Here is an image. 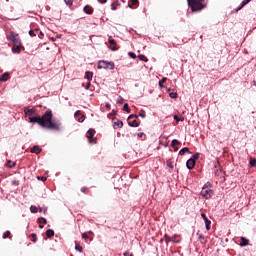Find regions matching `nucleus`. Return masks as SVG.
Instances as JSON below:
<instances>
[{"label": "nucleus", "instance_id": "1", "mask_svg": "<svg viewBox=\"0 0 256 256\" xmlns=\"http://www.w3.org/2000/svg\"><path fill=\"white\" fill-rule=\"evenodd\" d=\"M30 123H38L40 127H46V129H53V131H59L61 129V122L53 121V112L51 109L46 110V112L41 116L35 114L29 119Z\"/></svg>", "mask_w": 256, "mask_h": 256}, {"label": "nucleus", "instance_id": "2", "mask_svg": "<svg viewBox=\"0 0 256 256\" xmlns=\"http://www.w3.org/2000/svg\"><path fill=\"white\" fill-rule=\"evenodd\" d=\"M188 7H190L191 11L199 13L203 11L207 7V4L203 3L205 0H187Z\"/></svg>", "mask_w": 256, "mask_h": 256}, {"label": "nucleus", "instance_id": "3", "mask_svg": "<svg viewBox=\"0 0 256 256\" xmlns=\"http://www.w3.org/2000/svg\"><path fill=\"white\" fill-rule=\"evenodd\" d=\"M98 69H110V71H113L115 69V63L114 62H108L105 60H100L97 65Z\"/></svg>", "mask_w": 256, "mask_h": 256}, {"label": "nucleus", "instance_id": "4", "mask_svg": "<svg viewBox=\"0 0 256 256\" xmlns=\"http://www.w3.org/2000/svg\"><path fill=\"white\" fill-rule=\"evenodd\" d=\"M200 195L204 199H211V196L213 195V190H211V188L204 186L200 192Z\"/></svg>", "mask_w": 256, "mask_h": 256}, {"label": "nucleus", "instance_id": "5", "mask_svg": "<svg viewBox=\"0 0 256 256\" xmlns=\"http://www.w3.org/2000/svg\"><path fill=\"white\" fill-rule=\"evenodd\" d=\"M87 139H88L89 143H92L93 145H95V143H97V138H95V129L90 128L87 131Z\"/></svg>", "mask_w": 256, "mask_h": 256}, {"label": "nucleus", "instance_id": "6", "mask_svg": "<svg viewBox=\"0 0 256 256\" xmlns=\"http://www.w3.org/2000/svg\"><path fill=\"white\" fill-rule=\"evenodd\" d=\"M24 112H25V115L28 116V119H31V117H35V115H37V112L33 108H31V109L25 108Z\"/></svg>", "mask_w": 256, "mask_h": 256}, {"label": "nucleus", "instance_id": "7", "mask_svg": "<svg viewBox=\"0 0 256 256\" xmlns=\"http://www.w3.org/2000/svg\"><path fill=\"white\" fill-rule=\"evenodd\" d=\"M108 43L110 44V49L112 51H117V42L115 41V39H113V37H109L108 38Z\"/></svg>", "mask_w": 256, "mask_h": 256}, {"label": "nucleus", "instance_id": "8", "mask_svg": "<svg viewBox=\"0 0 256 256\" xmlns=\"http://www.w3.org/2000/svg\"><path fill=\"white\" fill-rule=\"evenodd\" d=\"M201 217L206 225V230L209 231L211 229V220H209V218H207V216L204 213L201 214Z\"/></svg>", "mask_w": 256, "mask_h": 256}, {"label": "nucleus", "instance_id": "9", "mask_svg": "<svg viewBox=\"0 0 256 256\" xmlns=\"http://www.w3.org/2000/svg\"><path fill=\"white\" fill-rule=\"evenodd\" d=\"M18 37V34H15V32L11 31L7 36V41H11V43L14 42V40Z\"/></svg>", "mask_w": 256, "mask_h": 256}, {"label": "nucleus", "instance_id": "10", "mask_svg": "<svg viewBox=\"0 0 256 256\" xmlns=\"http://www.w3.org/2000/svg\"><path fill=\"white\" fill-rule=\"evenodd\" d=\"M186 167L189 170L193 169V167H195V159L193 158L188 159L186 162Z\"/></svg>", "mask_w": 256, "mask_h": 256}, {"label": "nucleus", "instance_id": "11", "mask_svg": "<svg viewBox=\"0 0 256 256\" xmlns=\"http://www.w3.org/2000/svg\"><path fill=\"white\" fill-rule=\"evenodd\" d=\"M5 81H9V73L5 72L0 76V83H5Z\"/></svg>", "mask_w": 256, "mask_h": 256}, {"label": "nucleus", "instance_id": "12", "mask_svg": "<svg viewBox=\"0 0 256 256\" xmlns=\"http://www.w3.org/2000/svg\"><path fill=\"white\" fill-rule=\"evenodd\" d=\"M84 13H86L87 15H93V7L86 5L84 7Z\"/></svg>", "mask_w": 256, "mask_h": 256}, {"label": "nucleus", "instance_id": "13", "mask_svg": "<svg viewBox=\"0 0 256 256\" xmlns=\"http://www.w3.org/2000/svg\"><path fill=\"white\" fill-rule=\"evenodd\" d=\"M252 0H244L241 2V4L239 5V7L236 9V11H241V9H243V7H245V5H248V3H251Z\"/></svg>", "mask_w": 256, "mask_h": 256}, {"label": "nucleus", "instance_id": "14", "mask_svg": "<svg viewBox=\"0 0 256 256\" xmlns=\"http://www.w3.org/2000/svg\"><path fill=\"white\" fill-rule=\"evenodd\" d=\"M252 0H244L241 2V4L239 5V7L236 9V11H241V9H243V7H245V5H248V3H251Z\"/></svg>", "mask_w": 256, "mask_h": 256}, {"label": "nucleus", "instance_id": "15", "mask_svg": "<svg viewBox=\"0 0 256 256\" xmlns=\"http://www.w3.org/2000/svg\"><path fill=\"white\" fill-rule=\"evenodd\" d=\"M85 79H87V81H89V82L93 81V72L86 71L85 72Z\"/></svg>", "mask_w": 256, "mask_h": 256}, {"label": "nucleus", "instance_id": "16", "mask_svg": "<svg viewBox=\"0 0 256 256\" xmlns=\"http://www.w3.org/2000/svg\"><path fill=\"white\" fill-rule=\"evenodd\" d=\"M247 245H249V239L242 237L241 238V242H240V246L241 247H247Z\"/></svg>", "mask_w": 256, "mask_h": 256}, {"label": "nucleus", "instance_id": "17", "mask_svg": "<svg viewBox=\"0 0 256 256\" xmlns=\"http://www.w3.org/2000/svg\"><path fill=\"white\" fill-rule=\"evenodd\" d=\"M30 153H35L36 155H39V153H41V149L39 148V146H33L30 150Z\"/></svg>", "mask_w": 256, "mask_h": 256}, {"label": "nucleus", "instance_id": "18", "mask_svg": "<svg viewBox=\"0 0 256 256\" xmlns=\"http://www.w3.org/2000/svg\"><path fill=\"white\" fill-rule=\"evenodd\" d=\"M114 129L116 127H118V129H121L123 127V121L121 120H117L116 122H114V125H113Z\"/></svg>", "mask_w": 256, "mask_h": 256}, {"label": "nucleus", "instance_id": "19", "mask_svg": "<svg viewBox=\"0 0 256 256\" xmlns=\"http://www.w3.org/2000/svg\"><path fill=\"white\" fill-rule=\"evenodd\" d=\"M12 53H21V45L13 46Z\"/></svg>", "mask_w": 256, "mask_h": 256}, {"label": "nucleus", "instance_id": "20", "mask_svg": "<svg viewBox=\"0 0 256 256\" xmlns=\"http://www.w3.org/2000/svg\"><path fill=\"white\" fill-rule=\"evenodd\" d=\"M119 5H121V4L119 3V1L113 2V3L111 4V10H112V11H117V6H119Z\"/></svg>", "mask_w": 256, "mask_h": 256}, {"label": "nucleus", "instance_id": "21", "mask_svg": "<svg viewBox=\"0 0 256 256\" xmlns=\"http://www.w3.org/2000/svg\"><path fill=\"white\" fill-rule=\"evenodd\" d=\"M185 153H190V154H191V151L189 150V148L184 147V148H182V149L179 151V155H185Z\"/></svg>", "mask_w": 256, "mask_h": 256}, {"label": "nucleus", "instance_id": "22", "mask_svg": "<svg viewBox=\"0 0 256 256\" xmlns=\"http://www.w3.org/2000/svg\"><path fill=\"white\" fill-rule=\"evenodd\" d=\"M55 235V231H53V229H48L46 231V237H48L50 239V237H53Z\"/></svg>", "mask_w": 256, "mask_h": 256}, {"label": "nucleus", "instance_id": "23", "mask_svg": "<svg viewBox=\"0 0 256 256\" xmlns=\"http://www.w3.org/2000/svg\"><path fill=\"white\" fill-rule=\"evenodd\" d=\"M15 165H17L15 162H11V160H7L6 162V167H8L9 169H13V167H15Z\"/></svg>", "mask_w": 256, "mask_h": 256}, {"label": "nucleus", "instance_id": "24", "mask_svg": "<svg viewBox=\"0 0 256 256\" xmlns=\"http://www.w3.org/2000/svg\"><path fill=\"white\" fill-rule=\"evenodd\" d=\"M139 5V0H131V4H128L130 9H133V6Z\"/></svg>", "mask_w": 256, "mask_h": 256}, {"label": "nucleus", "instance_id": "25", "mask_svg": "<svg viewBox=\"0 0 256 256\" xmlns=\"http://www.w3.org/2000/svg\"><path fill=\"white\" fill-rule=\"evenodd\" d=\"M199 239H200V243H201L202 245H205V244L207 243V240L205 239V235L200 234V235H199Z\"/></svg>", "mask_w": 256, "mask_h": 256}, {"label": "nucleus", "instance_id": "26", "mask_svg": "<svg viewBox=\"0 0 256 256\" xmlns=\"http://www.w3.org/2000/svg\"><path fill=\"white\" fill-rule=\"evenodd\" d=\"M129 127H138L139 122L137 120H133L132 122H128Z\"/></svg>", "mask_w": 256, "mask_h": 256}, {"label": "nucleus", "instance_id": "27", "mask_svg": "<svg viewBox=\"0 0 256 256\" xmlns=\"http://www.w3.org/2000/svg\"><path fill=\"white\" fill-rule=\"evenodd\" d=\"M138 59H140V61H144V63H147V61H149V59L146 58V56L143 54L138 55Z\"/></svg>", "mask_w": 256, "mask_h": 256}, {"label": "nucleus", "instance_id": "28", "mask_svg": "<svg viewBox=\"0 0 256 256\" xmlns=\"http://www.w3.org/2000/svg\"><path fill=\"white\" fill-rule=\"evenodd\" d=\"M123 111H126V113H131V109L129 108V104H127V103L124 104Z\"/></svg>", "mask_w": 256, "mask_h": 256}, {"label": "nucleus", "instance_id": "29", "mask_svg": "<svg viewBox=\"0 0 256 256\" xmlns=\"http://www.w3.org/2000/svg\"><path fill=\"white\" fill-rule=\"evenodd\" d=\"M177 145H181V142H179V140H177V139H173L172 143H171V147H175Z\"/></svg>", "mask_w": 256, "mask_h": 256}, {"label": "nucleus", "instance_id": "30", "mask_svg": "<svg viewBox=\"0 0 256 256\" xmlns=\"http://www.w3.org/2000/svg\"><path fill=\"white\" fill-rule=\"evenodd\" d=\"M75 249L79 252V253H83V247L79 244H77L76 242V245H75Z\"/></svg>", "mask_w": 256, "mask_h": 256}, {"label": "nucleus", "instance_id": "31", "mask_svg": "<svg viewBox=\"0 0 256 256\" xmlns=\"http://www.w3.org/2000/svg\"><path fill=\"white\" fill-rule=\"evenodd\" d=\"M14 46L21 45V39L15 38V40L12 42Z\"/></svg>", "mask_w": 256, "mask_h": 256}, {"label": "nucleus", "instance_id": "32", "mask_svg": "<svg viewBox=\"0 0 256 256\" xmlns=\"http://www.w3.org/2000/svg\"><path fill=\"white\" fill-rule=\"evenodd\" d=\"M38 223L45 225V224H47V219L40 217V218H38Z\"/></svg>", "mask_w": 256, "mask_h": 256}, {"label": "nucleus", "instance_id": "33", "mask_svg": "<svg viewBox=\"0 0 256 256\" xmlns=\"http://www.w3.org/2000/svg\"><path fill=\"white\" fill-rule=\"evenodd\" d=\"M166 81H167V78H163L162 80L159 81L160 89H163V87H165V86H163V83H165Z\"/></svg>", "mask_w": 256, "mask_h": 256}, {"label": "nucleus", "instance_id": "34", "mask_svg": "<svg viewBox=\"0 0 256 256\" xmlns=\"http://www.w3.org/2000/svg\"><path fill=\"white\" fill-rule=\"evenodd\" d=\"M169 97H171V99H177L178 94H177V92H171V93L169 94Z\"/></svg>", "mask_w": 256, "mask_h": 256}, {"label": "nucleus", "instance_id": "35", "mask_svg": "<svg viewBox=\"0 0 256 256\" xmlns=\"http://www.w3.org/2000/svg\"><path fill=\"white\" fill-rule=\"evenodd\" d=\"M81 192L84 193L85 195H88V194H89V188H87V187H82V188H81Z\"/></svg>", "mask_w": 256, "mask_h": 256}, {"label": "nucleus", "instance_id": "36", "mask_svg": "<svg viewBox=\"0 0 256 256\" xmlns=\"http://www.w3.org/2000/svg\"><path fill=\"white\" fill-rule=\"evenodd\" d=\"M30 211L31 213H37V211H39V208H37L36 206H30Z\"/></svg>", "mask_w": 256, "mask_h": 256}, {"label": "nucleus", "instance_id": "37", "mask_svg": "<svg viewBox=\"0 0 256 256\" xmlns=\"http://www.w3.org/2000/svg\"><path fill=\"white\" fill-rule=\"evenodd\" d=\"M255 165H256V159L250 158V167H255Z\"/></svg>", "mask_w": 256, "mask_h": 256}, {"label": "nucleus", "instance_id": "38", "mask_svg": "<svg viewBox=\"0 0 256 256\" xmlns=\"http://www.w3.org/2000/svg\"><path fill=\"white\" fill-rule=\"evenodd\" d=\"M32 237V243H37V234L33 233L31 234Z\"/></svg>", "mask_w": 256, "mask_h": 256}, {"label": "nucleus", "instance_id": "39", "mask_svg": "<svg viewBox=\"0 0 256 256\" xmlns=\"http://www.w3.org/2000/svg\"><path fill=\"white\" fill-rule=\"evenodd\" d=\"M139 117H142V119H145V117H147V114H145V111L141 110L139 112Z\"/></svg>", "mask_w": 256, "mask_h": 256}, {"label": "nucleus", "instance_id": "40", "mask_svg": "<svg viewBox=\"0 0 256 256\" xmlns=\"http://www.w3.org/2000/svg\"><path fill=\"white\" fill-rule=\"evenodd\" d=\"M64 3H66L68 7H71V5H73V0H64Z\"/></svg>", "mask_w": 256, "mask_h": 256}, {"label": "nucleus", "instance_id": "41", "mask_svg": "<svg viewBox=\"0 0 256 256\" xmlns=\"http://www.w3.org/2000/svg\"><path fill=\"white\" fill-rule=\"evenodd\" d=\"M9 235H11V231H6V232H4V234H3V239H7V237H9Z\"/></svg>", "mask_w": 256, "mask_h": 256}, {"label": "nucleus", "instance_id": "42", "mask_svg": "<svg viewBox=\"0 0 256 256\" xmlns=\"http://www.w3.org/2000/svg\"><path fill=\"white\" fill-rule=\"evenodd\" d=\"M30 37H37V34H35V30H29Z\"/></svg>", "mask_w": 256, "mask_h": 256}, {"label": "nucleus", "instance_id": "43", "mask_svg": "<svg viewBox=\"0 0 256 256\" xmlns=\"http://www.w3.org/2000/svg\"><path fill=\"white\" fill-rule=\"evenodd\" d=\"M167 167H169V169H173V162H171V160L167 161Z\"/></svg>", "mask_w": 256, "mask_h": 256}, {"label": "nucleus", "instance_id": "44", "mask_svg": "<svg viewBox=\"0 0 256 256\" xmlns=\"http://www.w3.org/2000/svg\"><path fill=\"white\" fill-rule=\"evenodd\" d=\"M199 157H200V154H199V152H197V153H195V154L193 155V158H192V159H194V161H196L197 159H199Z\"/></svg>", "mask_w": 256, "mask_h": 256}, {"label": "nucleus", "instance_id": "45", "mask_svg": "<svg viewBox=\"0 0 256 256\" xmlns=\"http://www.w3.org/2000/svg\"><path fill=\"white\" fill-rule=\"evenodd\" d=\"M164 239H165L166 243L171 242V237H169L167 234H165Z\"/></svg>", "mask_w": 256, "mask_h": 256}, {"label": "nucleus", "instance_id": "46", "mask_svg": "<svg viewBox=\"0 0 256 256\" xmlns=\"http://www.w3.org/2000/svg\"><path fill=\"white\" fill-rule=\"evenodd\" d=\"M125 100L122 98V97H120L118 100H117V103L119 104V105H123V102H124Z\"/></svg>", "mask_w": 256, "mask_h": 256}, {"label": "nucleus", "instance_id": "47", "mask_svg": "<svg viewBox=\"0 0 256 256\" xmlns=\"http://www.w3.org/2000/svg\"><path fill=\"white\" fill-rule=\"evenodd\" d=\"M129 56H130L132 59H136V58H137V55H135V53H133V52H129Z\"/></svg>", "mask_w": 256, "mask_h": 256}, {"label": "nucleus", "instance_id": "48", "mask_svg": "<svg viewBox=\"0 0 256 256\" xmlns=\"http://www.w3.org/2000/svg\"><path fill=\"white\" fill-rule=\"evenodd\" d=\"M37 179L41 180V181H47V177H45V176H42V177L38 176Z\"/></svg>", "mask_w": 256, "mask_h": 256}, {"label": "nucleus", "instance_id": "49", "mask_svg": "<svg viewBox=\"0 0 256 256\" xmlns=\"http://www.w3.org/2000/svg\"><path fill=\"white\" fill-rule=\"evenodd\" d=\"M44 36L45 34L43 33V31H40L38 34L39 39H43Z\"/></svg>", "mask_w": 256, "mask_h": 256}, {"label": "nucleus", "instance_id": "50", "mask_svg": "<svg viewBox=\"0 0 256 256\" xmlns=\"http://www.w3.org/2000/svg\"><path fill=\"white\" fill-rule=\"evenodd\" d=\"M82 239H89V236H88L87 232H84L82 234Z\"/></svg>", "mask_w": 256, "mask_h": 256}, {"label": "nucleus", "instance_id": "51", "mask_svg": "<svg viewBox=\"0 0 256 256\" xmlns=\"http://www.w3.org/2000/svg\"><path fill=\"white\" fill-rule=\"evenodd\" d=\"M78 121L79 123H83L85 121V115H82Z\"/></svg>", "mask_w": 256, "mask_h": 256}, {"label": "nucleus", "instance_id": "52", "mask_svg": "<svg viewBox=\"0 0 256 256\" xmlns=\"http://www.w3.org/2000/svg\"><path fill=\"white\" fill-rule=\"evenodd\" d=\"M79 115H81V111L80 110L75 112L74 117H79Z\"/></svg>", "mask_w": 256, "mask_h": 256}, {"label": "nucleus", "instance_id": "53", "mask_svg": "<svg viewBox=\"0 0 256 256\" xmlns=\"http://www.w3.org/2000/svg\"><path fill=\"white\" fill-rule=\"evenodd\" d=\"M89 87H91V82L88 81V83L85 86V89L87 90V89H89Z\"/></svg>", "mask_w": 256, "mask_h": 256}, {"label": "nucleus", "instance_id": "54", "mask_svg": "<svg viewBox=\"0 0 256 256\" xmlns=\"http://www.w3.org/2000/svg\"><path fill=\"white\" fill-rule=\"evenodd\" d=\"M174 120L179 123V116L178 115H174Z\"/></svg>", "mask_w": 256, "mask_h": 256}, {"label": "nucleus", "instance_id": "55", "mask_svg": "<svg viewBox=\"0 0 256 256\" xmlns=\"http://www.w3.org/2000/svg\"><path fill=\"white\" fill-rule=\"evenodd\" d=\"M143 136H145V133H143V132L138 133V137H139V138H141V137H143Z\"/></svg>", "mask_w": 256, "mask_h": 256}, {"label": "nucleus", "instance_id": "56", "mask_svg": "<svg viewBox=\"0 0 256 256\" xmlns=\"http://www.w3.org/2000/svg\"><path fill=\"white\" fill-rule=\"evenodd\" d=\"M98 3L105 4V3H107V0H98Z\"/></svg>", "mask_w": 256, "mask_h": 256}, {"label": "nucleus", "instance_id": "57", "mask_svg": "<svg viewBox=\"0 0 256 256\" xmlns=\"http://www.w3.org/2000/svg\"><path fill=\"white\" fill-rule=\"evenodd\" d=\"M105 107H106V109H111V104L106 103Z\"/></svg>", "mask_w": 256, "mask_h": 256}, {"label": "nucleus", "instance_id": "58", "mask_svg": "<svg viewBox=\"0 0 256 256\" xmlns=\"http://www.w3.org/2000/svg\"><path fill=\"white\" fill-rule=\"evenodd\" d=\"M124 256H133V254H132V253H129V252H125V253H124Z\"/></svg>", "mask_w": 256, "mask_h": 256}, {"label": "nucleus", "instance_id": "59", "mask_svg": "<svg viewBox=\"0 0 256 256\" xmlns=\"http://www.w3.org/2000/svg\"><path fill=\"white\" fill-rule=\"evenodd\" d=\"M133 117H137V116H135L134 114H130V115L128 116V119H133Z\"/></svg>", "mask_w": 256, "mask_h": 256}, {"label": "nucleus", "instance_id": "60", "mask_svg": "<svg viewBox=\"0 0 256 256\" xmlns=\"http://www.w3.org/2000/svg\"><path fill=\"white\" fill-rule=\"evenodd\" d=\"M172 148H174V151H175V152L179 151V148H178L177 146H174V147H172Z\"/></svg>", "mask_w": 256, "mask_h": 256}, {"label": "nucleus", "instance_id": "61", "mask_svg": "<svg viewBox=\"0 0 256 256\" xmlns=\"http://www.w3.org/2000/svg\"><path fill=\"white\" fill-rule=\"evenodd\" d=\"M179 121H185V117L181 116V117L179 118Z\"/></svg>", "mask_w": 256, "mask_h": 256}, {"label": "nucleus", "instance_id": "62", "mask_svg": "<svg viewBox=\"0 0 256 256\" xmlns=\"http://www.w3.org/2000/svg\"><path fill=\"white\" fill-rule=\"evenodd\" d=\"M88 235H93V232L89 231V232H86Z\"/></svg>", "mask_w": 256, "mask_h": 256}, {"label": "nucleus", "instance_id": "63", "mask_svg": "<svg viewBox=\"0 0 256 256\" xmlns=\"http://www.w3.org/2000/svg\"><path fill=\"white\" fill-rule=\"evenodd\" d=\"M40 229H43V226H42V225H40Z\"/></svg>", "mask_w": 256, "mask_h": 256}, {"label": "nucleus", "instance_id": "64", "mask_svg": "<svg viewBox=\"0 0 256 256\" xmlns=\"http://www.w3.org/2000/svg\"><path fill=\"white\" fill-rule=\"evenodd\" d=\"M168 91H171V88H169Z\"/></svg>", "mask_w": 256, "mask_h": 256}]
</instances>
